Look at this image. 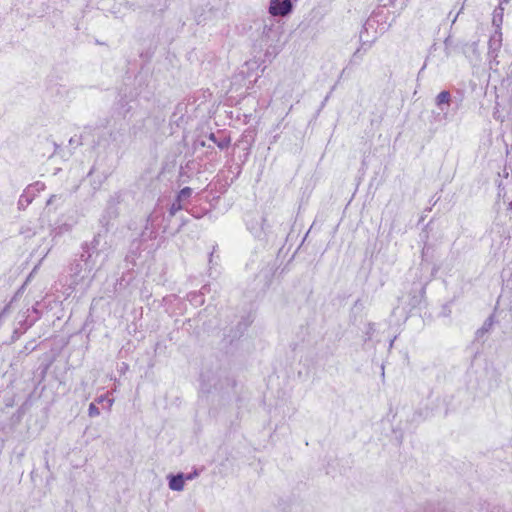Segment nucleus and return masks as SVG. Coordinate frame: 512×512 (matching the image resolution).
<instances>
[{"instance_id": "7", "label": "nucleus", "mask_w": 512, "mask_h": 512, "mask_svg": "<svg viewBox=\"0 0 512 512\" xmlns=\"http://www.w3.org/2000/svg\"><path fill=\"white\" fill-rule=\"evenodd\" d=\"M168 480V486L172 491H182L184 489L185 481L183 473L169 475Z\"/></svg>"}, {"instance_id": "21", "label": "nucleus", "mask_w": 512, "mask_h": 512, "mask_svg": "<svg viewBox=\"0 0 512 512\" xmlns=\"http://www.w3.org/2000/svg\"><path fill=\"white\" fill-rule=\"evenodd\" d=\"M175 117H176V113L173 115L172 121L176 124L177 127H179L180 124L178 123V120H174Z\"/></svg>"}, {"instance_id": "1", "label": "nucleus", "mask_w": 512, "mask_h": 512, "mask_svg": "<svg viewBox=\"0 0 512 512\" xmlns=\"http://www.w3.org/2000/svg\"><path fill=\"white\" fill-rule=\"evenodd\" d=\"M292 0H270L268 12L274 17H286L293 12Z\"/></svg>"}, {"instance_id": "14", "label": "nucleus", "mask_w": 512, "mask_h": 512, "mask_svg": "<svg viewBox=\"0 0 512 512\" xmlns=\"http://www.w3.org/2000/svg\"><path fill=\"white\" fill-rule=\"evenodd\" d=\"M88 415L90 417H97V416L100 415V410H99V408L96 406V404L94 402L89 405Z\"/></svg>"}, {"instance_id": "8", "label": "nucleus", "mask_w": 512, "mask_h": 512, "mask_svg": "<svg viewBox=\"0 0 512 512\" xmlns=\"http://www.w3.org/2000/svg\"><path fill=\"white\" fill-rule=\"evenodd\" d=\"M503 11L504 9L499 5L493 12L492 24L495 29H501L503 23Z\"/></svg>"}, {"instance_id": "9", "label": "nucleus", "mask_w": 512, "mask_h": 512, "mask_svg": "<svg viewBox=\"0 0 512 512\" xmlns=\"http://www.w3.org/2000/svg\"><path fill=\"white\" fill-rule=\"evenodd\" d=\"M464 53L468 57L473 56L476 60L479 59L480 54L478 52V43L477 42H473L470 45H467L465 50H464Z\"/></svg>"}, {"instance_id": "4", "label": "nucleus", "mask_w": 512, "mask_h": 512, "mask_svg": "<svg viewBox=\"0 0 512 512\" xmlns=\"http://www.w3.org/2000/svg\"><path fill=\"white\" fill-rule=\"evenodd\" d=\"M451 94L447 90L441 91L435 98V104L438 111V116L441 114L443 115V118L447 117V112L449 110V107L451 106Z\"/></svg>"}, {"instance_id": "3", "label": "nucleus", "mask_w": 512, "mask_h": 512, "mask_svg": "<svg viewBox=\"0 0 512 512\" xmlns=\"http://www.w3.org/2000/svg\"><path fill=\"white\" fill-rule=\"evenodd\" d=\"M136 102L135 94L130 90L129 94L121 92V97L117 102V111L120 116L126 118L129 112L133 109V104Z\"/></svg>"}, {"instance_id": "6", "label": "nucleus", "mask_w": 512, "mask_h": 512, "mask_svg": "<svg viewBox=\"0 0 512 512\" xmlns=\"http://www.w3.org/2000/svg\"><path fill=\"white\" fill-rule=\"evenodd\" d=\"M247 225L256 237H260L265 232L266 219L261 215H256L248 221Z\"/></svg>"}, {"instance_id": "23", "label": "nucleus", "mask_w": 512, "mask_h": 512, "mask_svg": "<svg viewBox=\"0 0 512 512\" xmlns=\"http://www.w3.org/2000/svg\"><path fill=\"white\" fill-rule=\"evenodd\" d=\"M54 197H55V196H52V197L48 200V204L52 203V201H53V198H54Z\"/></svg>"}, {"instance_id": "15", "label": "nucleus", "mask_w": 512, "mask_h": 512, "mask_svg": "<svg viewBox=\"0 0 512 512\" xmlns=\"http://www.w3.org/2000/svg\"><path fill=\"white\" fill-rule=\"evenodd\" d=\"M198 475H199V473L197 470H194L193 472L188 473V474H184V481H191V480L195 479Z\"/></svg>"}, {"instance_id": "10", "label": "nucleus", "mask_w": 512, "mask_h": 512, "mask_svg": "<svg viewBox=\"0 0 512 512\" xmlns=\"http://www.w3.org/2000/svg\"><path fill=\"white\" fill-rule=\"evenodd\" d=\"M324 15L320 10L313 9L310 13V23L314 22V24H318L322 21Z\"/></svg>"}, {"instance_id": "24", "label": "nucleus", "mask_w": 512, "mask_h": 512, "mask_svg": "<svg viewBox=\"0 0 512 512\" xmlns=\"http://www.w3.org/2000/svg\"><path fill=\"white\" fill-rule=\"evenodd\" d=\"M458 15H459V13L454 17V19L452 21L453 23L456 22V19H457Z\"/></svg>"}, {"instance_id": "16", "label": "nucleus", "mask_w": 512, "mask_h": 512, "mask_svg": "<svg viewBox=\"0 0 512 512\" xmlns=\"http://www.w3.org/2000/svg\"><path fill=\"white\" fill-rule=\"evenodd\" d=\"M367 49H363V54L366 53ZM362 57V48H358L353 54V60L361 59Z\"/></svg>"}, {"instance_id": "5", "label": "nucleus", "mask_w": 512, "mask_h": 512, "mask_svg": "<svg viewBox=\"0 0 512 512\" xmlns=\"http://www.w3.org/2000/svg\"><path fill=\"white\" fill-rule=\"evenodd\" d=\"M126 4L129 5V8H132L134 10L136 8H139V9H146V10H153V11H156V10L163 11L164 8L166 7L164 0H153V1L147 0L146 2H144L142 0L141 2H137V3L127 1Z\"/></svg>"}, {"instance_id": "22", "label": "nucleus", "mask_w": 512, "mask_h": 512, "mask_svg": "<svg viewBox=\"0 0 512 512\" xmlns=\"http://www.w3.org/2000/svg\"><path fill=\"white\" fill-rule=\"evenodd\" d=\"M210 139H211V140H213V141H216V140H215V134H214V133H211V134H210Z\"/></svg>"}, {"instance_id": "17", "label": "nucleus", "mask_w": 512, "mask_h": 512, "mask_svg": "<svg viewBox=\"0 0 512 512\" xmlns=\"http://www.w3.org/2000/svg\"><path fill=\"white\" fill-rule=\"evenodd\" d=\"M230 143V139L228 138H224L223 140H221L220 142L217 143V145L220 147V148H225L229 145Z\"/></svg>"}, {"instance_id": "13", "label": "nucleus", "mask_w": 512, "mask_h": 512, "mask_svg": "<svg viewBox=\"0 0 512 512\" xmlns=\"http://www.w3.org/2000/svg\"><path fill=\"white\" fill-rule=\"evenodd\" d=\"M97 403H104L106 402L107 404V410H111V407L114 403V399L113 398H110L108 395H101L100 397H98L96 400H95Z\"/></svg>"}, {"instance_id": "18", "label": "nucleus", "mask_w": 512, "mask_h": 512, "mask_svg": "<svg viewBox=\"0 0 512 512\" xmlns=\"http://www.w3.org/2000/svg\"><path fill=\"white\" fill-rule=\"evenodd\" d=\"M492 326V320L491 318L488 319L484 325H483V328L481 329V331H488L490 329V327Z\"/></svg>"}, {"instance_id": "12", "label": "nucleus", "mask_w": 512, "mask_h": 512, "mask_svg": "<svg viewBox=\"0 0 512 512\" xmlns=\"http://www.w3.org/2000/svg\"><path fill=\"white\" fill-rule=\"evenodd\" d=\"M183 208H184V203L176 198L175 201L171 204L170 214L173 216Z\"/></svg>"}, {"instance_id": "2", "label": "nucleus", "mask_w": 512, "mask_h": 512, "mask_svg": "<svg viewBox=\"0 0 512 512\" xmlns=\"http://www.w3.org/2000/svg\"><path fill=\"white\" fill-rule=\"evenodd\" d=\"M502 46V32L501 29H495L494 33L490 36L488 41V53L487 57L489 59L490 68H492V63L496 61V58L498 57V53Z\"/></svg>"}, {"instance_id": "19", "label": "nucleus", "mask_w": 512, "mask_h": 512, "mask_svg": "<svg viewBox=\"0 0 512 512\" xmlns=\"http://www.w3.org/2000/svg\"><path fill=\"white\" fill-rule=\"evenodd\" d=\"M112 0H103L102 1V6H103V9H105L107 6H109L111 4Z\"/></svg>"}, {"instance_id": "20", "label": "nucleus", "mask_w": 512, "mask_h": 512, "mask_svg": "<svg viewBox=\"0 0 512 512\" xmlns=\"http://www.w3.org/2000/svg\"><path fill=\"white\" fill-rule=\"evenodd\" d=\"M111 12H112L116 17H118V15L121 13V12H120V9H118V10L113 9Z\"/></svg>"}, {"instance_id": "11", "label": "nucleus", "mask_w": 512, "mask_h": 512, "mask_svg": "<svg viewBox=\"0 0 512 512\" xmlns=\"http://www.w3.org/2000/svg\"><path fill=\"white\" fill-rule=\"evenodd\" d=\"M191 195H192V189L189 187H185L179 192L177 199H179L180 201H182L184 203L186 200H188L191 197Z\"/></svg>"}]
</instances>
